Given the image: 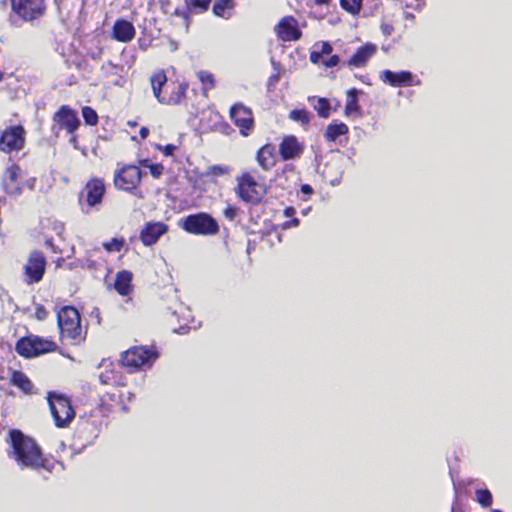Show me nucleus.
<instances>
[{"label":"nucleus","mask_w":512,"mask_h":512,"mask_svg":"<svg viewBox=\"0 0 512 512\" xmlns=\"http://www.w3.org/2000/svg\"><path fill=\"white\" fill-rule=\"evenodd\" d=\"M133 24L124 19H118L113 26L112 38L123 43L130 42L135 36Z\"/></svg>","instance_id":"nucleus-18"},{"label":"nucleus","mask_w":512,"mask_h":512,"mask_svg":"<svg viewBox=\"0 0 512 512\" xmlns=\"http://www.w3.org/2000/svg\"><path fill=\"white\" fill-rule=\"evenodd\" d=\"M157 354L146 347H133L122 355V364L131 368L150 367Z\"/></svg>","instance_id":"nucleus-9"},{"label":"nucleus","mask_w":512,"mask_h":512,"mask_svg":"<svg viewBox=\"0 0 512 512\" xmlns=\"http://www.w3.org/2000/svg\"><path fill=\"white\" fill-rule=\"evenodd\" d=\"M20 168L12 165L6 169L3 174V185L7 193L16 195L20 192L18 178L20 176Z\"/></svg>","instance_id":"nucleus-20"},{"label":"nucleus","mask_w":512,"mask_h":512,"mask_svg":"<svg viewBox=\"0 0 512 512\" xmlns=\"http://www.w3.org/2000/svg\"><path fill=\"white\" fill-rule=\"evenodd\" d=\"M24 145V129L14 126L5 130L0 137V149L3 152L18 151Z\"/></svg>","instance_id":"nucleus-12"},{"label":"nucleus","mask_w":512,"mask_h":512,"mask_svg":"<svg viewBox=\"0 0 512 512\" xmlns=\"http://www.w3.org/2000/svg\"><path fill=\"white\" fill-rule=\"evenodd\" d=\"M130 125L135 126L136 124L134 122H129Z\"/></svg>","instance_id":"nucleus-60"},{"label":"nucleus","mask_w":512,"mask_h":512,"mask_svg":"<svg viewBox=\"0 0 512 512\" xmlns=\"http://www.w3.org/2000/svg\"><path fill=\"white\" fill-rule=\"evenodd\" d=\"M380 78L383 82L393 87L410 86L412 84L413 75L409 71L393 72L391 70H383Z\"/></svg>","instance_id":"nucleus-17"},{"label":"nucleus","mask_w":512,"mask_h":512,"mask_svg":"<svg viewBox=\"0 0 512 512\" xmlns=\"http://www.w3.org/2000/svg\"><path fill=\"white\" fill-rule=\"evenodd\" d=\"M48 403L57 427H66L75 416L70 401L56 393H49Z\"/></svg>","instance_id":"nucleus-6"},{"label":"nucleus","mask_w":512,"mask_h":512,"mask_svg":"<svg viewBox=\"0 0 512 512\" xmlns=\"http://www.w3.org/2000/svg\"><path fill=\"white\" fill-rule=\"evenodd\" d=\"M290 119L296 122H300L303 125L308 124L310 121V115L306 110L295 109L290 112Z\"/></svg>","instance_id":"nucleus-36"},{"label":"nucleus","mask_w":512,"mask_h":512,"mask_svg":"<svg viewBox=\"0 0 512 512\" xmlns=\"http://www.w3.org/2000/svg\"><path fill=\"white\" fill-rule=\"evenodd\" d=\"M237 194L247 203L258 204L265 196L266 189L253 176L244 173L237 178Z\"/></svg>","instance_id":"nucleus-4"},{"label":"nucleus","mask_w":512,"mask_h":512,"mask_svg":"<svg viewBox=\"0 0 512 512\" xmlns=\"http://www.w3.org/2000/svg\"><path fill=\"white\" fill-rule=\"evenodd\" d=\"M294 213H295V210H294V208H292V207H288V208H286V209H285V211H284V214H285V216H287V217L292 216Z\"/></svg>","instance_id":"nucleus-52"},{"label":"nucleus","mask_w":512,"mask_h":512,"mask_svg":"<svg viewBox=\"0 0 512 512\" xmlns=\"http://www.w3.org/2000/svg\"><path fill=\"white\" fill-rule=\"evenodd\" d=\"M86 204L94 207L101 203L105 193V185L101 179L93 178L86 184Z\"/></svg>","instance_id":"nucleus-16"},{"label":"nucleus","mask_w":512,"mask_h":512,"mask_svg":"<svg viewBox=\"0 0 512 512\" xmlns=\"http://www.w3.org/2000/svg\"><path fill=\"white\" fill-rule=\"evenodd\" d=\"M230 118L239 128L242 136H248L254 127V119L251 109L241 103L234 104L231 107Z\"/></svg>","instance_id":"nucleus-10"},{"label":"nucleus","mask_w":512,"mask_h":512,"mask_svg":"<svg viewBox=\"0 0 512 512\" xmlns=\"http://www.w3.org/2000/svg\"><path fill=\"white\" fill-rule=\"evenodd\" d=\"M298 224H299V220L297 218H294L291 221L286 222L284 224V226H285V228H290V227H296V226H298Z\"/></svg>","instance_id":"nucleus-50"},{"label":"nucleus","mask_w":512,"mask_h":512,"mask_svg":"<svg viewBox=\"0 0 512 512\" xmlns=\"http://www.w3.org/2000/svg\"><path fill=\"white\" fill-rule=\"evenodd\" d=\"M491 512H502V511L499 509H493Z\"/></svg>","instance_id":"nucleus-57"},{"label":"nucleus","mask_w":512,"mask_h":512,"mask_svg":"<svg viewBox=\"0 0 512 512\" xmlns=\"http://www.w3.org/2000/svg\"><path fill=\"white\" fill-rule=\"evenodd\" d=\"M175 15L182 17L186 23V27H188V14L185 10H181V9L177 8L175 10Z\"/></svg>","instance_id":"nucleus-48"},{"label":"nucleus","mask_w":512,"mask_h":512,"mask_svg":"<svg viewBox=\"0 0 512 512\" xmlns=\"http://www.w3.org/2000/svg\"><path fill=\"white\" fill-rule=\"evenodd\" d=\"M130 125L135 126L136 124L134 122H129Z\"/></svg>","instance_id":"nucleus-59"},{"label":"nucleus","mask_w":512,"mask_h":512,"mask_svg":"<svg viewBox=\"0 0 512 512\" xmlns=\"http://www.w3.org/2000/svg\"><path fill=\"white\" fill-rule=\"evenodd\" d=\"M82 116L88 125H96L98 122V115L96 111L88 106L82 108Z\"/></svg>","instance_id":"nucleus-37"},{"label":"nucleus","mask_w":512,"mask_h":512,"mask_svg":"<svg viewBox=\"0 0 512 512\" xmlns=\"http://www.w3.org/2000/svg\"><path fill=\"white\" fill-rule=\"evenodd\" d=\"M57 348L55 342L36 335H29L18 340L16 351L25 358H33L39 355L53 352Z\"/></svg>","instance_id":"nucleus-3"},{"label":"nucleus","mask_w":512,"mask_h":512,"mask_svg":"<svg viewBox=\"0 0 512 512\" xmlns=\"http://www.w3.org/2000/svg\"><path fill=\"white\" fill-rule=\"evenodd\" d=\"M302 147L296 137L288 136L280 144L279 152L284 160H290L298 157Z\"/></svg>","instance_id":"nucleus-21"},{"label":"nucleus","mask_w":512,"mask_h":512,"mask_svg":"<svg viewBox=\"0 0 512 512\" xmlns=\"http://www.w3.org/2000/svg\"><path fill=\"white\" fill-rule=\"evenodd\" d=\"M233 9L232 0H216L213 6V13L218 17L228 18Z\"/></svg>","instance_id":"nucleus-27"},{"label":"nucleus","mask_w":512,"mask_h":512,"mask_svg":"<svg viewBox=\"0 0 512 512\" xmlns=\"http://www.w3.org/2000/svg\"><path fill=\"white\" fill-rule=\"evenodd\" d=\"M150 82H151L153 94H154L155 98L160 102V99L165 98V96H162L161 91H162V87L167 82L166 74L162 70L155 71L150 77Z\"/></svg>","instance_id":"nucleus-25"},{"label":"nucleus","mask_w":512,"mask_h":512,"mask_svg":"<svg viewBox=\"0 0 512 512\" xmlns=\"http://www.w3.org/2000/svg\"><path fill=\"white\" fill-rule=\"evenodd\" d=\"M141 181V171L137 166L128 165L116 172L114 183L116 188L123 191H132Z\"/></svg>","instance_id":"nucleus-11"},{"label":"nucleus","mask_w":512,"mask_h":512,"mask_svg":"<svg viewBox=\"0 0 512 512\" xmlns=\"http://www.w3.org/2000/svg\"><path fill=\"white\" fill-rule=\"evenodd\" d=\"M132 273L127 270H122L116 274L114 287L115 290L122 296H127L132 290Z\"/></svg>","instance_id":"nucleus-22"},{"label":"nucleus","mask_w":512,"mask_h":512,"mask_svg":"<svg viewBox=\"0 0 512 512\" xmlns=\"http://www.w3.org/2000/svg\"><path fill=\"white\" fill-rule=\"evenodd\" d=\"M376 45L368 43L360 47L349 59L347 65L350 67H363L368 60L376 53Z\"/></svg>","instance_id":"nucleus-19"},{"label":"nucleus","mask_w":512,"mask_h":512,"mask_svg":"<svg viewBox=\"0 0 512 512\" xmlns=\"http://www.w3.org/2000/svg\"><path fill=\"white\" fill-rule=\"evenodd\" d=\"M339 61H340L339 57L337 55H333L328 60L323 61V64L326 67H335L339 64Z\"/></svg>","instance_id":"nucleus-43"},{"label":"nucleus","mask_w":512,"mask_h":512,"mask_svg":"<svg viewBox=\"0 0 512 512\" xmlns=\"http://www.w3.org/2000/svg\"><path fill=\"white\" fill-rule=\"evenodd\" d=\"M315 2L316 5H319V6H322V5H327L330 0H313Z\"/></svg>","instance_id":"nucleus-53"},{"label":"nucleus","mask_w":512,"mask_h":512,"mask_svg":"<svg viewBox=\"0 0 512 512\" xmlns=\"http://www.w3.org/2000/svg\"><path fill=\"white\" fill-rule=\"evenodd\" d=\"M8 443L11 448L8 455L13 458L21 468L37 470L46 467L45 459L36 442L25 436L21 431H10Z\"/></svg>","instance_id":"nucleus-1"},{"label":"nucleus","mask_w":512,"mask_h":512,"mask_svg":"<svg viewBox=\"0 0 512 512\" xmlns=\"http://www.w3.org/2000/svg\"><path fill=\"white\" fill-rule=\"evenodd\" d=\"M363 0H340L341 6L344 10L351 14H358Z\"/></svg>","instance_id":"nucleus-35"},{"label":"nucleus","mask_w":512,"mask_h":512,"mask_svg":"<svg viewBox=\"0 0 512 512\" xmlns=\"http://www.w3.org/2000/svg\"><path fill=\"white\" fill-rule=\"evenodd\" d=\"M167 230L168 227L163 222H150L142 229L140 237L145 246H151L155 244Z\"/></svg>","instance_id":"nucleus-14"},{"label":"nucleus","mask_w":512,"mask_h":512,"mask_svg":"<svg viewBox=\"0 0 512 512\" xmlns=\"http://www.w3.org/2000/svg\"><path fill=\"white\" fill-rule=\"evenodd\" d=\"M47 316V311L46 309L43 307V306H38L36 308V317L39 319V320H43L45 319Z\"/></svg>","instance_id":"nucleus-47"},{"label":"nucleus","mask_w":512,"mask_h":512,"mask_svg":"<svg viewBox=\"0 0 512 512\" xmlns=\"http://www.w3.org/2000/svg\"><path fill=\"white\" fill-rule=\"evenodd\" d=\"M338 183H339V180H338V179H335V180H333V181L331 182V184H332L333 186L337 185Z\"/></svg>","instance_id":"nucleus-56"},{"label":"nucleus","mask_w":512,"mask_h":512,"mask_svg":"<svg viewBox=\"0 0 512 512\" xmlns=\"http://www.w3.org/2000/svg\"><path fill=\"white\" fill-rule=\"evenodd\" d=\"M357 94L358 91L356 89H351L347 93V103L345 107V113L347 115H350L354 112H356L359 108L358 102H357Z\"/></svg>","instance_id":"nucleus-32"},{"label":"nucleus","mask_w":512,"mask_h":512,"mask_svg":"<svg viewBox=\"0 0 512 512\" xmlns=\"http://www.w3.org/2000/svg\"><path fill=\"white\" fill-rule=\"evenodd\" d=\"M185 3L189 12L201 13L209 8L211 0H185Z\"/></svg>","instance_id":"nucleus-31"},{"label":"nucleus","mask_w":512,"mask_h":512,"mask_svg":"<svg viewBox=\"0 0 512 512\" xmlns=\"http://www.w3.org/2000/svg\"><path fill=\"white\" fill-rule=\"evenodd\" d=\"M197 77L201 83L208 86L209 89L214 87V77L211 73L207 71H199L197 73Z\"/></svg>","instance_id":"nucleus-40"},{"label":"nucleus","mask_w":512,"mask_h":512,"mask_svg":"<svg viewBox=\"0 0 512 512\" xmlns=\"http://www.w3.org/2000/svg\"><path fill=\"white\" fill-rule=\"evenodd\" d=\"M141 164L150 170L154 178H159L163 174L164 167L161 164H151L148 160L142 161Z\"/></svg>","instance_id":"nucleus-38"},{"label":"nucleus","mask_w":512,"mask_h":512,"mask_svg":"<svg viewBox=\"0 0 512 512\" xmlns=\"http://www.w3.org/2000/svg\"><path fill=\"white\" fill-rule=\"evenodd\" d=\"M313 48H316L322 57L324 55H329L332 52L331 44L325 41L315 43Z\"/></svg>","instance_id":"nucleus-42"},{"label":"nucleus","mask_w":512,"mask_h":512,"mask_svg":"<svg viewBox=\"0 0 512 512\" xmlns=\"http://www.w3.org/2000/svg\"><path fill=\"white\" fill-rule=\"evenodd\" d=\"M187 90L186 84H180L177 87V90L173 92L169 97H166L164 99H160V103L162 104H168V105H176L179 104L182 99L185 96Z\"/></svg>","instance_id":"nucleus-28"},{"label":"nucleus","mask_w":512,"mask_h":512,"mask_svg":"<svg viewBox=\"0 0 512 512\" xmlns=\"http://www.w3.org/2000/svg\"><path fill=\"white\" fill-rule=\"evenodd\" d=\"M2 78H3V73L0 72V81H2Z\"/></svg>","instance_id":"nucleus-58"},{"label":"nucleus","mask_w":512,"mask_h":512,"mask_svg":"<svg viewBox=\"0 0 512 512\" xmlns=\"http://www.w3.org/2000/svg\"><path fill=\"white\" fill-rule=\"evenodd\" d=\"M55 127L65 129L69 134H74L80 125L77 113L69 106L63 105L53 117Z\"/></svg>","instance_id":"nucleus-13"},{"label":"nucleus","mask_w":512,"mask_h":512,"mask_svg":"<svg viewBox=\"0 0 512 512\" xmlns=\"http://www.w3.org/2000/svg\"><path fill=\"white\" fill-rule=\"evenodd\" d=\"M60 337L63 341H82V328L79 312L71 306H65L57 313Z\"/></svg>","instance_id":"nucleus-2"},{"label":"nucleus","mask_w":512,"mask_h":512,"mask_svg":"<svg viewBox=\"0 0 512 512\" xmlns=\"http://www.w3.org/2000/svg\"><path fill=\"white\" fill-rule=\"evenodd\" d=\"M476 501L484 508H488L492 505V494L488 489L476 490Z\"/></svg>","instance_id":"nucleus-33"},{"label":"nucleus","mask_w":512,"mask_h":512,"mask_svg":"<svg viewBox=\"0 0 512 512\" xmlns=\"http://www.w3.org/2000/svg\"><path fill=\"white\" fill-rule=\"evenodd\" d=\"M10 382L25 394L30 395L36 393L31 380L21 371H13Z\"/></svg>","instance_id":"nucleus-23"},{"label":"nucleus","mask_w":512,"mask_h":512,"mask_svg":"<svg viewBox=\"0 0 512 512\" xmlns=\"http://www.w3.org/2000/svg\"><path fill=\"white\" fill-rule=\"evenodd\" d=\"M149 134V129L147 127H142L140 129V136L142 139H145Z\"/></svg>","instance_id":"nucleus-51"},{"label":"nucleus","mask_w":512,"mask_h":512,"mask_svg":"<svg viewBox=\"0 0 512 512\" xmlns=\"http://www.w3.org/2000/svg\"><path fill=\"white\" fill-rule=\"evenodd\" d=\"M46 269V258L40 251H31L23 267L24 282L27 284L38 283L43 279Z\"/></svg>","instance_id":"nucleus-8"},{"label":"nucleus","mask_w":512,"mask_h":512,"mask_svg":"<svg viewBox=\"0 0 512 512\" xmlns=\"http://www.w3.org/2000/svg\"><path fill=\"white\" fill-rule=\"evenodd\" d=\"M99 381L101 384L113 385L117 383L116 375L113 371L102 372L99 375Z\"/></svg>","instance_id":"nucleus-41"},{"label":"nucleus","mask_w":512,"mask_h":512,"mask_svg":"<svg viewBox=\"0 0 512 512\" xmlns=\"http://www.w3.org/2000/svg\"><path fill=\"white\" fill-rule=\"evenodd\" d=\"M310 102H315L313 104L314 109L318 112V115L322 118H328L330 115V104L326 98H309Z\"/></svg>","instance_id":"nucleus-29"},{"label":"nucleus","mask_w":512,"mask_h":512,"mask_svg":"<svg viewBox=\"0 0 512 512\" xmlns=\"http://www.w3.org/2000/svg\"><path fill=\"white\" fill-rule=\"evenodd\" d=\"M301 192L306 195H310L313 192V189L310 185L304 184L301 186Z\"/></svg>","instance_id":"nucleus-49"},{"label":"nucleus","mask_w":512,"mask_h":512,"mask_svg":"<svg viewBox=\"0 0 512 512\" xmlns=\"http://www.w3.org/2000/svg\"><path fill=\"white\" fill-rule=\"evenodd\" d=\"M321 59H322V56L320 55L318 50L316 48H313V51L310 54V61L314 64H317L321 61Z\"/></svg>","instance_id":"nucleus-46"},{"label":"nucleus","mask_w":512,"mask_h":512,"mask_svg":"<svg viewBox=\"0 0 512 512\" xmlns=\"http://www.w3.org/2000/svg\"><path fill=\"white\" fill-rule=\"evenodd\" d=\"M231 172V168L227 165H213L209 167L204 173L203 176L206 178H217L227 175Z\"/></svg>","instance_id":"nucleus-30"},{"label":"nucleus","mask_w":512,"mask_h":512,"mask_svg":"<svg viewBox=\"0 0 512 512\" xmlns=\"http://www.w3.org/2000/svg\"><path fill=\"white\" fill-rule=\"evenodd\" d=\"M178 314H181L183 316L185 324L180 326L179 329H174V332H176V333H185L186 332V328H187V323H188L189 317H190V311H189L188 308H186V307L181 305L179 307V310L174 311L171 316L173 318H177Z\"/></svg>","instance_id":"nucleus-34"},{"label":"nucleus","mask_w":512,"mask_h":512,"mask_svg":"<svg viewBox=\"0 0 512 512\" xmlns=\"http://www.w3.org/2000/svg\"><path fill=\"white\" fill-rule=\"evenodd\" d=\"M124 245V241L122 239L113 238L109 242H105L103 247L109 252H119Z\"/></svg>","instance_id":"nucleus-39"},{"label":"nucleus","mask_w":512,"mask_h":512,"mask_svg":"<svg viewBox=\"0 0 512 512\" xmlns=\"http://www.w3.org/2000/svg\"><path fill=\"white\" fill-rule=\"evenodd\" d=\"M348 131V126L345 123L333 122L327 126L324 137L328 142H335L338 137L346 135Z\"/></svg>","instance_id":"nucleus-24"},{"label":"nucleus","mask_w":512,"mask_h":512,"mask_svg":"<svg viewBox=\"0 0 512 512\" xmlns=\"http://www.w3.org/2000/svg\"><path fill=\"white\" fill-rule=\"evenodd\" d=\"M257 162L264 169H271L274 164L273 148L269 145L263 146L257 153Z\"/></svg>","instance_id":"nucleus-26"},{"label":"nucleus","mask_w":512,"mask_h":512,"mask_svg":"<svg viewBox=\"0 0 512 512\" xmlns=\"http://www.w3.org/2000/svg\"><path fill=\"white\" fill-rule=\"evenodd\" d=\"M159 149L163 151L165 156H172L174 151L176 150V146L173 144H168L165 147L159 146Z\"/></svg>","instance_id":"nucleus-44"},{"label":"nucleus","mask_w":512,"mask_h":512,"mask_svg":"<svg viewBox=\"0 0 512 512\" xmlns=\"http://www.w3.org/2000/svg\"><path fill=\"white\" fill-rule=\"evenodd\" d=\"M224 215L227 219L233 220L236 215V209L233 206H227L224 210Z\"/></svg>","instance_id":"nucleus-45"},{"label":"nucleus","mask_w":512,"mask_h":512,"mask_svg":"<svg viewBox=\"0 0 512 512\" xmlns=\"http://www.w3.org/2000/svg\"><path fill=\"white\" fill-rule=\"evenodd\" d=\"M276 31L283 41H296L301 36L297 21L293 17H284L277 25Z\"/></svg>","instance_id":"nucleus-15"},{"label":"nucleus","mask_w":512,"mask_h":512,"mask_svg":"<svg viewBox=\"0 0 512 512\" xmlns=\"http://www.w3.org/2000/svg\"><path fill=\"white\" fill-rule=\"evenodd\" d=\"M183 229L192 234L215 235L219 231L218 223L205 213L189 215L184 219Z\"/></svg>","instance_id":"nucleus-7"},{"label":"nucleus","mask_w":512,"mask_h":512,"mask_svg":"<svg viewBox=\"0 0 512 512\" xmlns=\"http://www.w3.org/2000/svg\"><path fill=\"white\" fill-rule=\"evenodd\" d=\"M71 135H72V137H71V139H70V142H71L74 146H76L77 138H76V136H75V135H73V134H71Z\"/></svg>","instance_id":"nucleus-55"},{"label":"nucleus","mask_w":512,"mask_h":512,"mask_svg":"<svg viewBox=\"0 0 512 512\" xmlns=\"http://www.w3.org/2000/svg\"><path fill=\"white\" fill-rule=\"evenodd\" d=\"M12 16L25 22L34 21L45 13L44 0H11Z\"/></svg>","instance_id":"nucleus-5"},{"label":"nucleus","mask_w":512,"mask_h":512,"mask_svg":"<svg viewBox=\"0 0 512 512\" xmlns=\"http://www.w3.org/2000/svg\"><path fill=\"white\" fill-rule=\"evenodd\" d=\"M131 397H132V394H131V393H129L128 400H131Z\"/></svg>","instance_id":"nucleus-61"},{"label":"nucleus","mask_w":512,"mask_h":512,"mask_svg":"<svg viewBox=\"0 0 512 512\" xmlns=\"http://www.w3.org/2000/svg\"><path fill=\"white\" fill-rule=\"evenodd\" d=\"M85 266H87L88 268H94L96 266V264L94 261L88 260L87 263L85 264Z\"/></svg>","instance_id":"nucleus-54"}]
</instances>
